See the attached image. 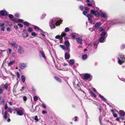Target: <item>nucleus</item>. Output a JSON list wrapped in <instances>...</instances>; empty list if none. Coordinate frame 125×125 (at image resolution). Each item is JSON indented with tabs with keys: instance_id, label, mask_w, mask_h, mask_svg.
I'll list each match as a JSON object with an SVG mask.
<instances>
[{
	"instance_id": "nucleus-1",
	"label": "nucleus",
	"mask_w": 125,
	"mask_h": 125,
	"mask_svg": "<svg viewBox=\"0 0 125 125\" xmlns=\"http://www.w3.org/2000/svg\"><path fill=\"white\" fill-rule=\"evenodd\" d=\"M118 63L120 64H122L125 61V57L122 54H120L118 58Z\"/></svg>"
},
{
	"instance_id": "nucleus-2",
	"label": "nucleus",
	"mask_w": 125,
	"mask_h": 125,
	"mask_svg": "<svg viewBox=\"0 0 125 125\" xmlns=\"http://www.w3.org/2000/svg\"><path fill=\"white\" fill-rule=\"evenodd\" d=\"M15 110L16 111L18 115L20 116H22L24 114L23 111L21 110V108H19L18 109H15Z\"/></svg>"
},
{
	"instance_id": "nucleus-3",
	"label": "nucleus",
	"mask_w": 125,
	"mask_h": 125,
	"mask_svg": "<svg viewBox=\"0 0 125 125\" xmlns=\"http://www.w3.org/2000/svg\"><path fill=\"white\" fill-rule=\"evenodd\" d=\"M8 13L5 10H3L0 11V17L1 16H6L8 15Z\"/></svg>"
},
{
	"instance_id": "nucleus-4",
	"label": "nucleus",
	"mask_w": 125,
	"mask_h": 125,
	"mask_svg": "<svg viewBox=\"0 0 125 125\" xmlns=\"http://www.w3.org/2000/svg\"><path fill=\"white\" fill-rule=\"evenodd\" d=\"M91 75L88 73H85L83 75V79L84 80H86L90 78Z\"/></svg>"
},
{
	"instance_id": "nucleus-5",
	"label": "nucleus",
	"mask_w": 125,
	"mask_h": 125,
	"mask_svg": "<svg viewBox=\"0 0 125 125\" xmlns=\"http://www.w3.org/2000/svg\"><path fill=\"white\" fill-rule=\"evenodd\" d=\"M121 23V22L119 20H115L110 21V24L111 23L112 24Z\"/></svg>"
},
{
	"instance_id": "nucleus-6",
	"label": "nucleus",
	"mask_w": 125,
	"mask_h": 125,
	"mask_svg": "<svg viewBox=\"0 0 125 125\" xmlns=\"http://www.w3.org/2000/svg\"><path fill=\"white\" fill-rule=\"evenodd\" d=\"M54 19L52 20L51 23L50 24V26L51 29H52L53 28H55V22H54Z\"/></svg>"
},
{
	"instance_id": "nucleus-7",
	"label": "nucleus",
	"mask_w": 125,
	"mask_h": 125,
	"mask_svg": "<svg viewBox=\"0 0 125 125\" xmlns=\"http://www.w3.org/2000/svg\"><path fill=\"white\" fill-rule=\"evenodd\" d=\"M19 66L20 68L22 70L26 67V65L24 63H21L19 64Z\"/></svg>"
},
{
	"instance_id": "nucleus-8",
	"label": "nucleus",
	"mask_w": 125,
	"mask_h": 125,
	"mask_svg": "<svg viewBox=\"0 0 125 125\" xmlns=\"http://www.w3.org/2000/svg\"><path fill=\"white\" fill-rule=\"evenodd\" d=\"M87 17L88 18V20L90 22H92V19L93 17V15L92 14H90L87 15Z\"/></svg>"
},
{
	"instance_id": "nucleus-9",
	"label": "nucleus",
	"mask_w": 125,
	"mask_h": 125,
	"mask_svg": "<svg viewBox=\"0 0 125 125\" xmlns=\"http://www.w3.org/2000/svg\"><path fill=\"white\" fill-rule=\"evenodd\" d=\"M18 52L19 53L22 54L24 52V50L21 46H19Z\"/></svg>"
},
{
	"instance_id": "nucleus-10",
	"label": "nucleus",
	"mask_w": 125,
	"mask_h": 125,
	"mask_svg": "<svg viewBox=\"0 0 125 125\" xmlns=\"http://www.w3.org/2000/svg\"><path fill=\"white\" fill-rule=\"evenodd\" d=\"M76 40L77 42L81 45H82L83 44V43L82 42L83 40L81 37H78L76 39Z\"/></svg>"
},
{
	"instance_id": "nucleus-11",
	"label": "nucleus",
	"mask_w": 125,
	"mask_h": 125,
	"mask_svg": "<svg viewBox=\"0 0 125 125\" xmlns=\"http://www.w3.org/2000/svg\"><path fill=\"white\" fill-rule=\"evenodd\" d=\"M62 21L61 20H60L59 21H56L55 19L54 20V21L55 22V24H56V26H58L60 25L61 23H62Z\"/></svg>"
},
{
	"instance_id": "nucleus-12",
	"label": "nucleus",
	"mask_w": 125,
	"mask_h": 125,
	"mask_svg": "<svg viewBox=\"0 0 125 125\" xmlns=\"http://www.w3.org/2000/svg\"><path fill=\"white\" fill-rule=\"evenodd\" d=\"M10 44L15 48L17 49L18 48V46L15 42H14L13 43H11Z\"/></svg>"
},
{
	"instance_id": "nucleus-13",
	"label": "nucleus",
	"mask_w": 125,
	"mask_h": 125,
	"mask_svg": "<svg viewBox=\"0 0 125 125\" xmlns=\"http://www.w3.org/2000/svg\"><path fill=\"white\" fill-rule=\"evenodd\" d=\"M54 78L57 81L61 83L62 82V80L61 79L57 76H54Z\"/></svg>"
},
{
	"instance_id": "nucleus-14",
	"label": "nucleus",
	"mask_w": 125,
	"mask_h": 125,
	"mask_svg": "<svg viewBox=\"0 0 125 125\" xmlns=\"http://www.w3.org/2000/svg\"><path fill=\"white\" fill-rule=\"evenodd\" d=\"M3 84L1 85L0 86V94H2L3 92Z\"/></svg>"
},
{
	"instance_id": "nucleus-15",
	"label": "nucleus",
	"mask_w": 125,
	"mask_h": 125,
	"mask_svg": "<svg viewBox=\"0 0 125 125\" xmlns=\"http://www.w3.org/2000/svg\"><path fill=\"white\" fill-rule=\"evenodd\" d=\"M13 21H14V22L16 23H18V22L22 23L23 21V20L20 19H19L18 20H17L15 19V20H13Z\"/></svg>"
},
{
	"instance_id": "nucleus-16",
	"label": "nucleus",
	"mask_w": 125,
	"mask_h": 125,
	"mask_svg": "<svg viewBox=\"0 0 125 125\" xmlns=\"http://www.w3.org/2000/svg\"><path fill=\"white\" fill-rule=\"evenodd\" d=\"M119 113L120 115L122 116H124L125 115V112L123 110L119 111Z\"/></svg>"
},
{
	"instance_id": "nucleus-17",
	"label": "nucleus",
	"mask_w": 125,
	"mask_h": 125,
	"mask_svg": "<svg viewBox=\"0 0 125 125\" xmlns=\"http://www.w3.org/2000/svg\"><path fill=\"white\" fill-rule=\"evenodd\" d=\"M101 23L100 22H97L95 25L94 27L95 28L99 27L101 25Z\"/></svg>"
},
{
	"instance_id": "nucleus-18",
	"label": "nucleus",
	"mask_w": 125,
	"mask_h": 125,
	"mask_svg": "<svg viewBox=\"0 0 125 125\" xmlns=\"http://www.w3.org/2000/svg\"><path fill=\"white\" fill-rule=\"evenodd\" d=\"M56 39H59L61 41L62 39V37L61 35H57L55 37Z\"/></svg>"
},
{
	"instance_id": "nucleus-19",
	"label": "nucleus",
	"mask_w": 125,
	"mask_h": 125,
	"mask_svg": "<svg viewBox=\"0 0 125 125\" xmlns=\"http://www.w3.org/2000/svg\"><path fill=\"white\" fill-rule=\"evenodd\" d=\"M74 61L73 60H71L69 61V64L71 65H73L74 64Z\"/></svg>"
},
{
	"instance_id": "nucleus-20",
	"label": "nucleus",
	"mask_w": 125,
	"mask_h": 125,
	"mask_svg": "<svg viewBox=\"0 0 125 125\" xmlns=\"http://www.w3.org/2000/svg\"><path fill=\"white\" fill-rule=\"evenodd\" d=\"M99 96L101 98L102 100L106 102L107 101V100L105 99L103 96H102L101 94H99Z\"/></svg>"
},
{
	"instance_id": "nucleus-21",
	"label": "nucleus",
	"mask_w": 125,
	"mask_h": 125,
	"mask_svg": "<svg viewBox=\"0 0 125 125\" xmlns=\"http://www.w3.org/2000/svg\"><path fill=\"white\" fill-rule=\"evenodd\" d=\"M70 56L69 54L67 53H66L65 54V58L66 59H68L69 58Z\"/></svg>"
},
{
	"instance_id": "nucleus-22",
	"label": "nucleus",
	"mask_w": 125,
	"mask_h": 125,
	"mask_svg": "<svg viewBox=\"0 0 125 125\" xmlns=\"http://www.w3.org/2000/svg\"><path fill=\"white\" fill-rule=\"evenodd\" d=\"M8 17L10 19V20L14 22V21H13V20H15V19H13V15L11 14H9L8 15Z\"/></svg>"
},
{
	"instance_id": "nucleus-23",
	"label": "nucleus",
	"mask_w": 125,
	"mask_h": 125,
	"mask_svg": "<svg viewBox=\"0 0 125 125\" xmlns=\"http://www.w3.org/2000/svg\"><path fill=\"white\" fill-rule=\"evenodd\" d=\"M105 38L101 37L98 41L100 42H103Z\"/></svg>"
},
{
	"instance_id": "nucleus-24",
	"label": "nucleus",
	"mask_w": 125,
	"mask_h": 125,
	"mask_svg": "<svg viewBox=\"0 0 125 125\" xmlns=\"http://www.w3.org/2000/svg\"><path fill=\"white\" fill-rule=\"evenodd\" d=\"M106 32L104 31L101 34V37L105 38V36L106 34Z\"/></svg>"
},
{
	"instance_id": "nucleus-25",
	"label": "nucleus",
	"mask_w": 125,
	"mask_h": 125,
	"mask_svg": "<svg viewBox=\"0 0 125 125\" xmlns=\"http://www.w3.org/2000/svg\"><path fill=\"white\" fill-rule=\"evenodd\" d=\"M8 113L7 111H5L4 113V115L3 117L5 119H6L7 118V115H8Z\"/></svg>"
},
{
	"instance_id": "nucleus-26",
	"label": "nucleus",
	"mask_w": 125,
	"mask_h": 125,
	"mask_svg": "<svg viewBox=\"0 0 125 125\" xmlns=\"http://www.w3.org/2000/svg\"><path fill=\"white\" fill-rule=\"evenodd\" d=\"M22 36L25 38H26L29 36L27 32L22 34Z\"/></svg>"
},
{
	"instance_id": "nucleus-27",
	"label": "nucleus",
	"mask_w": 125,
	"mask_h": 125,
	"mask_svg": "<svg viewBox=\"0 0 125 125\" xmlns=\"http://www.w3.org/2000/svg\"><path fill=\"white\" fill-rule=\"evenodd\" d=\"M64 44L66 46H69L70 43L68 41H66L64 42Z\"/></svg>"
},
{
	"instance_id": "nucleus-28",
	"label": "nucleus",
	"mask_w": 125,
	"mask_h": 125,
	"mask_svg": "<svg viewBox=\"0 0 125 125\" xmlns=\"http://www.w3.org/2000/svg\"><path fill=\"white\" fill-rule=\"evenodd\" d=\"M101 16L104 18H106V15L105 13L102 12L101 14Z\"/></svg>"
},
{
	"instance_id": "nucleus-29",
	"label": "nucleus",
	"mask_w": 125,
	"mask_h": 125,
	"mask_svg": "<svg viewBox=\"0 0 125 125\" xmlns=\"http://www.w3.org/2000/svg\"><path fill=\"white\" fill-rule=\"evenodd\" d=\"M34 29L35 30H37L38 31H42V30L38 27L35 26H34Z\"/></svg>"
},
{
	"instance_id": "nucleus-30",
	"label": "nucleus",
	"mask_w": 125,
	"mask_h": 125,
	"mask_svg": "<svg viewBox=\"0 0 125 125\" xmlns=\"http://www.w3.org/2000/svg\"><path fill=\"white\" fill-rule=\"evenodd\" d=\"M38 107V105H37L35 107V109H33V105H32V109L31 110V111H32V112H35V111H36V108Z\"/></svg>"
},
{
	"instance_id": "nucleus-31",
	"label": "nucleus",
	"mask_w": 125,
	"mask_h": 125,
	"mask_svg": "<svg viewBox=\"0 0 125 125\" xmlns=\"http://www.w3.org/2000/svg\"><path fill=\"white\" fill-rule=\"evenodd\" d=\"M39 52L41 54V55L42 56V57L44 58H45V56L43 52L42 51H40Z\"/></svg>"
},
{
	"instance_id": "nucleus-32",
	"label": "nucleus",
	"mask_w": 125,
	"mask_h": 125,
	"mask_svg": "<svg viewBox=\"0 0 125 125\" xmlns=\"http://www.w3.org/2000/svg\"><path fill=\"white\" fill-rule=\"evenodd\" d=\"M94 15L95 16L97 17H98L99 15V12L97 11H95Z\"/></svg>"
},
{
	"instance_id": "nucleus-33",
	"label": "nucleus",
	"mask_w": 125,
	"mask_h": 125,
	"mask_svg": "<svg viewBox=\"0 0 125 125\" xmlns=\"http://www.w3.org/2000/svg\"><path fill=\"white\" fill-rule=\"evenodd\" d=\"M97 105H99L100 107H99V110H100V112H101L102 110L103 107L100 106V105L99 103H97Z\"/></svg>"
},
{
	"instance_id": "nucleus-34",
	"label": "nucleus",
	"mask_w": 125,
	"mask_h": 125,
	"mask_svg": "<svg viewBox=\"0 0 125 125\" xmlns=\"http://www.w3.org/2000/svg\"><path fill=\"white\" fill-rule=\"evenodd\" d=\"M21 79L22 82L24 83L25 80V77L24 75H22L21 76Z\"/></svg>"
},
{
	"instance_id": "nucleus-35",
	"label": "nucleus",
	"mask_w": 125,
	"mask_h": 125,
	"mask_svg": "<svg viewBox=\"0 0 125 125\" xmlns=\"http://www.w3.org/2000/svg\"><path fill=\"white\" fill-rule=\"evenodd\" d=\"M28 31L29 32H31L33 31L32 28L31 27H28Z\"/></svg>"
},
{
	"instance_id": "nucleus-36",
	"label": "nucleus",
	"mask_w": 125,
	"mask_h": 125,
	"mask_svg": "<svg viewBox=\"0 0 125 125\" xmlns=\"http://www.w3.org/2000/svg\"><path fill=\"white\" fill-rule=\"evenodd\" d=\"M111 111L112 113V114L113 115V116L115 117H116L117 116V115L115 113L114 111L113 110H111Z\"/></svg>"
},
{
	"instance_id": "nucleus-37",
	"label": "nucleus",
	"mask_w": 125,
	"mask_h": 125,
	"mask_svg": "<svg viewBox=\"0 0 125 125\" xmlns=\"http://www.w3.org/2000/svg\"><path fill=\"white\" fill-rule=\"evenodd\" d=\"M15 62V61H10L8 63V65L9 66H10L11 65L13 64Z\"/></svg>"
},
{
	"instance_id": "nucleus-38",
	"label": "nucleus",
	"mask_w": 125,
	"mask_h": 125,
	"mask_svg": "<svg viewBox=\"0 0 125 125\" xmlns=\"http://www.w3.org/2000/svg\"><path fill=\"white\" fill-rule=\"evenodd\" d=\"M30 23L27 21L24 22L23 23V24L25 26L28 27Z\"/></svg>"
},
{
	"instance_id": "nucleus-39",
	"label": "nucleus",
	"mask_w": 125,
	"mask_h": 125,
	"mask_svg": "<svg viewBox=\"0 0 125 125\" xmlns=\"http://www.w3.org/2000/svg\"><path fill=\"white\" fill-rule=\"evenodd\" d=\"M8 84L6 83L5 85H4V89H6V90H7L8 89Z\"/></svg>"
},
{
	"instance_id": "nucleus-40",
	"label": "nucleus",
	"mask_w": 125,
	"mask_h": 125,
	"mask_svg": "<svg viewBox=\"0 0 125 125\" xmlns=\"http://www.w3.org/2000/svg\"><path fill=\"white\" fill-rule=\"evenodd\" d=\"M17 81H18V79H19L20 77V74L19 72H17Z\"/></svg>"
},
{
	"instance_id": "nucleus-41",
	"label": "nucleus",
	"mask_w": 125,
	"mask_h": 125,
	"mask_svg": "<svg viewBox=\"0 0 125 125\" xmlns=\"http://www.w3.org/2000/svg\"><path fill=\"white\" fill-rule=\"evenodd\" d=\"M87 57V55L86 54H84L82 56V58L83 60L86 59Z\"/></svg>"
},
{
	"instance_id": "nucleus-42",
	"label": "nucleus",
	"mask_w": 125,
	"mask_h": 125,
	"mask_svg": "<svg viewBox=\"0 0 125 125\" xmlns=\"http://www.w3.org/2000/svg\"><path fill=\"white\" fill-rule=\"evenodd\" d=\"M70 35L71 36L72 39H74L76 37V35L73 34H71Z\"/></svg>"
},
{
	"instance_id": "nucleus-43",
	"label": "nucleus",
	"mask_w": 125,
	"mask_h": 125,
	"mask_svg": "<svg viewBox=\"0 0 125 125\" xmlns=\"http://www.w3.org/2000/svg\"><path fill=\"white\" fill-rule=\"evenodd\" d=\"M8 111L11 113L13 111V109L11 108H9L8 109Z\"/></svg>"
},
{
	"instance_id": "nucleus-44",
	"label": "nucleus",
	"mask_w": 125,
	"mask_h": 125,
	"mask_svg": "<svg viewBox=\"0 0 125 125\" xmlns=\"http://www.w3.org/2000/svg\"><path fill=\"white\" fill-rule=\"evenodd\" d=\"M66 34L64 33V32H62L61 33V35L62 36V37L63 38V37H64L65 36H66Z\"/></svg>"
},
{
	"instance_id": "nucleus-45",
	"label": "nucleus",
	"mask_w": 125,
	"mask_h": 125,
	"mask_svg": "<svg viewBox=\"0 0 125 125\" xmlns=\"http://www.w3.org/2000/svg\"><path fill=\"white\" fill-rule=\"evenodd\" d=\"M70 30V29L68 27H66L64 31L65 32H66L69 31Z\"/></svg>"
},
{
	"instance_id": "nucleus-46",
	"label": "nucleus",
	"mask_w": 125,
	"mask_h": 125,
	"mask_svg": "<svg viewBox=\"0 0 125 125\" xmlns=\"http://www.w3.org/2000/svg\"><path fill=\"white\" fill-rule=\"evenodd\" d=\"M79 9L81 10H83L84 9V7L82 5H80L79 6Z\"/></svg>"
},
{
	"instance_id": "nucleus-47",
	"label": "nucleus",
	"mask_w": 125,
	"mask_h": 125,
	"mask_svg": "<svg viewBox=\"0 0 125 125\" xmlns=\"http://www.w3.org/2000/svg\"><path fill=\"white\" fill-rule=\"evenodd\" d=\"M91 13L90 14H94L95 11L93 10H90Z\"/></svg>"
},
{
	"instance_id": "nucleus-48",
	"label": "nucleus",
	"mask_w": 125,
	"mask_h": 125,
	"mask_svg": "<svg viewBox=\"0 0 125 125\" xmlns=\"http://www.w3.org/2000/svg\"><path fill=\"white\" fill-rule=\"evenodd\" d=\"M31 35L33 36H35L37 35V34L35 32H32Z\"/></svg>"
},
{
	"instance_id": "nucleus-49",
	"label": "nucleus",
	"mask_w": 125,
	"mask_h": 125,
	"mask_svg": "<svg viewBox=\"0 0 125 125\" xmlns=\"http://www.w3.org/2000/svg\"><path fill=\"white\" fill-rule=\"evenodd\" d=\"M33 100L35 101H36L38 99V98L36 96H34L33 97Z\"/></svg>"
},
{
	"instance_id": "nucleus-50",
	"label": "nucleus",
	"mask_w": 125,
	"mask_h": 125,
	"mask_svg": "<svg viewBox=\"0 0 125 125\" xmlns=\"http://www.w3.org/2000/svg\"><path fill=\"white\" fill-rule=\"evenodd\" d=\"M17 18H19L20 17V15L19 14L16 13L14 15Z\"/></svg>"
},
{
	"instance_id": "nucleus-51",
	"label": "nucleus",
	"mask_w": 125,
	"mask_h": 125,
	"mask_svg": "<svg viewBox=\"0 0 125 125\" xmlns=\"http://www.w3.org/2000/svg\"><path fill=\"white\" fill-rule=\"evenodd\" d=\"M91 94L94 97H96V95L92 91L91 92Z\"/></svg>"
},
{
	"instance_id": "nucleus-52",
	"label": "nucleus",
	"mask_w": 125,
	"mask_h": 125,
	"mask_svg": "<svg viewBox=\"0 0 125 125\" xmlns=\"http://www.w3.org/2000/svg\"><path fill=\"white\" fill-rule=\"evenodd\" d=\"M60 46L63 50H64L65 49V47L64 45H60Z\"/></svg>"
},
{
	"instance_id": "nucleus-53",
	"label": "nucleus",
	"mask_w": 125,
	"mask_h": 125,
	"mask_svg": "<svg viewBox=\"0 0 125 125\" xmlns=\"http://www.w3.org/2000/svg\"><path fill=\"white\" fill-rule=\"evenodd\" d=\"M4 109L5 110L7 109L8 108V106L7 105V103H6L5 104V106L4 107Z\"/></svg>"
},
{
	"instance_id": "nucleus-54",
	"label": "nucleus",
	"mask_w": 125,
	"mask_h": 125,
	"mask_svg": "<svg viewBox=\"0 0 125 125\" xmlns=\"http://www.w3.org/2000/svg\"><path fill=\"white\" fill-rule=\"evenodd\" d=\"M23 100L24 101H26L27 100V98L26 96H24L23 97Z\"/></svg>"
},
{
	"instance_id": "nucleus-55",
	"label": "nucleus",
	"mask_w": 125,
	"mask_h": 125,
	"mask_svg": "<svg viewBox=\"0 0 125 125\" xmlns=\"http://www.w3.org/2000/svg\"><path fill=\"white\" fill-rule=\"evenodd\" d=\"M5 102V100L4 99L2 100L1 101L0 104H4Z\"/></svg>"
},
{
	"instance_id": "nucleus-56",
	"label": "nucleus",
	"mask_w": 125,
	"mask_h": 125,
	"mask_svg": "<svg viewBox=\"0 0 125 125\" xmlns=\"http://www.w3.org/2000/svg\"><path fill=\"white\" fill-rule=\"evenodd\" d=\"M34 120L36 121H38V116H37L36 115V116L34 119Z\"/></svg>"
},
{
	"instance_id": "nucleus-57",
	"label": "nucleus",
	"mask_w": 125,
	"mask_h": 125,
	"mask_svg": "<svg viewBox=\"0 0 125 125\" xmlns=\"http://www.w3.org/2000/svg\"><path fill=\"white\" fill-rule=\"evenodd\" d=\"M100 31H104V29L103 28H102L100 27L99 29Z\"/></svg>"
},
{
	"instance_id": "nucleus-58",
	"label": "nucleus",
	"mask_w": 125,
	"mask_h": 125,
	"mask_svg": "<svg viewBox=\"0 0 125 125\" xmlns=\"http://www.w3.org/2000/svg\"><path fill=\"white\" fill-rule=\"evenodd\" d=\"M18 25L21 28L23 26V25L22 24L20 23H18Z\"/></svg>"
},
{
	"instance_id": "nucleus-59",
	"label": "nucleus",
	"mask_w": 125,
	"mask_h": 125,
	"mask_svg": "<svg viewBox=\"0 0 125 125\" xmlns=\"http://www.w3.org/2000/svg\"><path fill=\"white\" fill-rule=\"evenodd\" d=\"M125 48V45L123 44L121 47V48L122 49H123Z\"/></svg>"
},
{
	"instance_id": "nucleus-60",
	"label": "nucleus",
	"mask_w": 125,
	"mask_h": 125,
	"mask_svg": "<svg viewBox=\"0 0 125 125\" xmlns=\"http://www.w3.org/2000/svg\"><path fill=\"white\" fill-rule=\"evenodd\" d=\"M83 15L86 16V14L87 13V12L86 11H83Z\"/></svg>"
},
{
	"instance_id": "nucleus-61",
	"label": "nucleus",
	"mask_w": 125,
	"mask_h": 125,
	"mask_svg": "<svg viewBox=\"0 0 125 125\" xmlns=\"http://www.w3.org/2000/svg\"><path fill=\"white\" fill-rule=\"evenodd\" d=\"M66 51H68L69 50L70 47L69 46H66V48L65 49Z\"/></svg>"
},
{
	"instance_id": "nucleus-62",
	"label": "nucleus",
	"mask_w": 125,
	"mask_h": 125,
	"mask_svg": "<svg viewBox=\"0 0 125 125\" xmlns=\"http://www.w3.org/2000/svg\"><path fill=\"white\" fill-rule=\"evenodd\" d=\"M5 25V23H0V26L2 27L4 26Z\"/></svg>"
},
{
	"instance_id": "nucleus-63",
	"label": "nucleus",
	"mask_w": 125,
	"mask_h": 125,
	"mask_svg": "<svg viewBox=\"0 0 125 125\" xmlns=\"http://www.w3.org/2000/svg\"><path fill=\"white\" fill-rule=\"evenodd\" d=\"M85 10L86 11H88L89 10V9L87 7L85 6L84 7Z\"/></svg>"
},
{
	"instance_id": "nucleus-64",
	"label": "nucleus",
	"mask_w": 125,
	"mask_h": 125,
	"mask_svg": "<svg viewBox=\"0 0 125 125\" xmlns=\"http://www.w3.org/2000/svg\"><path fill=\"white\" fill-rule=\"evenodd\" d=\"M1 30L2 31H4V26L1 27Z\"/></svg>"
}]
</instances>
